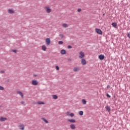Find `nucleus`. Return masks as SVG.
<instances>
[{"label": "nucleus", "instance_id": "1", "mask_svg": "<svg viewBox=\"0 0 130 130\" xmlns=\"http://www.w3.org/2000/svg\"><path fill=\"white\" fill-rule=\"evenodd\" d=\"M79 58H84L85 57V54H84V52H79Z\"/></svg>", "mask_w": 130, "mask_h": 130}, {"label": "nucleus", "instance_id": "2", "mask_svg": "<svg viewBox=\"0 0 130 130\" xmlns=\"http://www.w3.org/2000/svg\"><path fill=\"white\" fill-rule=\"evenodd\" d=\"M95 30L96 32V33H98V34H100V35H102L103 32H102V30H101V29L99 28H95Z\"/></svg>", "mask_w": 130, "mask_h": 130}, {"label": "nucleus", "instance_id": "3", "mask_svg": "<svg viewBox=\"0 0 130 130\" xmlns=\"http://www.w3.org/2000/svg\"><path fill=\"white\" fill-rule=\"evenodd\" d=\"M45 10L46 12H47V13H48V14H49V13L51 12V9L50 8H49V7H45Z\"/></svg>", "mask_w": 130, "mask_h": 130}, {"label": "nucleus", "instance_id": "4", "mask_svg": "<svg viewBox=\"0 0 130 130\" xmlns=\"http://www.w3.org/2000/svg\"><path fill=\"white\" fill-rule=\"evenodd\" d=\"M99 58L100 60H103L105 58V56L104 55L101 54L99 55Z\"/></svg>", "mask_w": 130, "mask_h": 130}, {"label": "nucleus", "instance_id": "5", "mask_svg": "<svg viewBox=\"0 0 130 130\" xmlns=\"http://www.w3.org/2000/svg\"><path fill=\"white\" fill-rule=\"evenodd\" d=\"M31 84L34 86H37V85H38V82H37L36 80H32Z\"/></svg>", "mask_w": 130, "mask_h": 130}, {"label": "nucleus", "instance_id": "6", "mask_svg": "<svg viewBox=\"0 0 130 130\" xmlns=\"http://www.w3.org/2000/svg\"><path fill=\"white\" fill-rule=\"evenodd\" d=\"M46 44H47V45H49L50 44V38L46 39Z\"/></svg>", "mask_w": 130, "mask_h": 130}, {"label": "nucleus", "instance_id": "7", "mask_svg": "<svg viewBox=\"0 0 130 130\" xmlns=\"http://www.w3.org/2000/svg\"><path fill=\"white\" fill-rule=\"evenodd\" d=\"M67 115H70L71 117H74V116H75V114H74V113H71L70 114V112H67Z\"/></svg>", "mask_w": 130, "mask_h": 130}, {"label": "nucleus", "instance_id": "8", "mask_svg": "<svg viewBox=\"0 0 130 130\" xmlns=\"http://www.w3.org/2000/svg\"><path fill=\"white\" fill-rule=\"evenodd\" d=\"M81 63L82 64H83V66H85V64H86V59L82 58L81 59Z\"/></svg>", "mask_w": 130, "mask_h": 130}, {"label": "nucleus", "instance_id": "9", "mask_svg": "<svg viewBox=\"0 0 130 130\" xmlns=\"http://www.w3.org/2000/svg\"><path fill=\"white\" fill-rule=\"evenodd\" d=\"M60 53L62 55L66 54L67 53V51H66L64 49H62L60 51Z\"/></svg>", "mask_w": 130, "mask_h": 130}, {"label": "nucleus", "instance_id": "10", "mask_svg": "<svg viewBox=\"0 0 130 130\" xmlns=\"http://www.w3.org/2000/svg\"><path fill=\"white\" fill-rule=\"evenodd\" d=\"M112 26L114 28H116V27H117V23H116V22H113L112 23Z\"/></svg>", "mask_w": 130, "mask_h": 130}, {"label": "nucleus", "instance_id": "11", "mask_svg": "<svg viewBox=\"0 0 130 130\" xmlns=\"http://www.w3.org/2000/svg\"><path fill=\"white\" fill-rule=\"evenodd\" d=\"M17 93L18 94H19V95H20V96H21L22 97V98H23V97H24V94H23V93H22V92L17 91Z\"/></svg>", "mask_w": 130, "mask_h": 130}, {"label": "nucleus", "instance_id": "12", "mask_svg": "<svg viewBox=\"0 0 130 130\" xmlns=\"http://www.w3.org/2000/svg\"><path fill=\"white\" fill-rule=\"evenodd\" d=\"M68 121H70V122H72V123H74L76 122V120L73 119H69L68 120Z\"/></svg>", "mask_w": 130, "mask_h": 130}, {"label": "nucleus", "instance_id": "13", "mask_svg": "<svg viewBox=\"0 0 130 130\" xmlns=\"http://www.w3.org/2000/svg\"><path fill=\"white\" fill-rule=\"evenodd\" d=\"M70 127L72 129H75L76 128V126L74 124H72L70 125Z\"/></svg>", "mask_w": 130, "mask_h": 130}, {"label": "nucleus", "instance_id": "14", "mask_svg": "<svg viewBox=\"0 0 130 130\" xmlns=\"http://www.w3.org/2000/svg\"><path fill=\"white\" fill-rule=\"evenodd\" d=\"M105 108L106 109V110H107V111H108V112H110V107L108 106H106L105 107Z\"/></svg>", "mask_w": 130, "mask_h": 130}, {"label": "nucleus", "instance_id": "15", "mask_svg": "<svg viewBox=\"0 0 130 130\" xmlns=\"http://www.w3.org/2000/svg\"><path fill=\"white\" fill-rule=\"evenodd\" d=\"M0 120L1 121H5L7 120V118H4V117H1L0 118Z\"/></svg>", "mask_w": 130, "mask_h": 130}, {"label": "nucleus", "instance_id": "16", "mask_svg": "<svg viewBox=\"0 0 130 130\" xmlns=\"http://www.w3.org/2000/svg\"><path fill=\"white\" fill-rule=\"evenodd\" d=\"M8 13H9V14H14V10L12 9H9Z\"/></svg>", "mask_w": 130, "mask_h": 130}, {"label": "nucleus", "instance_id": "17", "mask_svg": "<svg viewBox=\"0 0 130 130\" xmlns=\"http://www.w3.org/2000/svg\"><path fill=\"white\" fill-rule=\"evenodd\" d=\"M79 69V67H75L73 69V71L74 72H78Z\"/></svg>", "mask_w": 130, "mask_h": 130}, {"label": "nucleus", "instance_id": "18", "mask_svg": "<svg viewBox=\"0 0 130 130\" xmlns=\"http://www.w3.org/2000/svg\"><path fill=\"white\" fill-rule=\"evenodd\" d=\"M42 49L43 50H44V51H45V50H46V46H45V45H43L42 46Z\"/></svg>", "mask_w": 130, "mask_h": 130}, {"label": "nucleus", "instance_id": "19", "mask_svg": "<svg viewBox=\"0 0 130 130\" xmlns=\"http://www.w3.org/2000/svg\"><path fill=\"white\" fill-rule=\"evenodd\" d=\"M19 127L20 128V129H22V130H24L25 127H24V125L22 124V125H20L19 126Z\"/></svg>", "mask_w": 130, "mask_h": 130}, {"label": "nucleus", "instance_id": "20", "mask_svg": "<svg viewBox=\"0 0 130 130\" xmlns=\"http://www.w3.org/2000/svg\"><path fill=\"white\" fill-rule=\"evenodd\" d=\"M42 120L45 121V122L46 123H48V121L47 120H46V119H45V118H42Z\"/></svg>", "mask_w": 130, "mask_h": 130}, {"label": "nucleus", "instance_id": "21", "mask_svg": "<svg viewBox=\"0 0 130 130\" xmlns=\"http://www.w3.org/2000/svg\"><path fill=\"white\" fill-rule=\"evenodd\" d=\"M79 115H81V116H82V115L84 114V112H83V111H80L79 112Z\"/></svg>", "mask_w": 130, "mask_h": 130}, {"label": "nucleus", "instance_id": "22", "mask_svg": "<svg viewBox=\"0 0 130 130\" xmlns=\"http://www.w3.org/2000/svg\"><path fill=\"white\" fill-rule=\"evenodd\" d=\"M62 27H63V28H68V26L66 23H63L62 24Z\"/></svg>", "mask_w": 130, "mask_h": 130}, {"label": "nucleus", "instance_id": "23", "mask_svg": "<svg viewBox=\"0 0 130 130\" xmlns=\"http://www.w3.org/2000/svg\"><path fill=\"white\" fill-rule=\"evenodd\" d=\"M82 104L84 105H85L87 103V101H86L85 99H83L82 100Z\"/></svg>", "mask_w": 130, "mask_h": 130}, {"label": "nucleus", "instance_id": "24", "mask_svg": "<svg viewBox=\"0 0 130 130\" xmlns=\"http://www.w3.org/2000/svg\"><path fill=\"white\" fill-rule=\"evenodd\" d=\"M37 104H39L40 105H41V104L44 105V102H38Z\"/></svg>", "mask_w": 130, "mask_h": 130}, {"label": "nucleus", "instance_id": "25", "mask_svg": "<svg viewBox=\"0 0 130 130\" xmlns=\"http://www.w3.org/2000/svg\"><path fill=\"white\" fill-rule=\"evenodd\" d=\"M52 97H53V99H57V98H58L57 95H53Z\"/></svg>", "mask_w": 130, "mask_h": 130}, {"label": "nucleus", "instance_id": "26", "mask_svg": "<svg viewBox=\"0 0 130 130\" xmlns=\"http://www.w3.org/2000/svg\"><path fill=\"white\" fill-rule=\"evenodd\" d=\"M0 90H1V91H4V90H5V88L2 86H0Z\"/></svg>", "mask_w": 130, "mask_h": 130}, {"label": "nucleus", "instance_id": "27", "mask_svg": "<svg viewBox=\"0 0 130 130\" xmlns=\"http://www.w3.org/2000/svg\"><path fill=\"white\" fill-rule=\"evenodd\" d=\"M106 96H107V97H108V98H111V96L108 93L106 94Z\"/></svg>", "mask_w": 130, "mask_h": 130}, {"label": "nucleus", "instance_id": "28", "mask_svg": "<svg viewBox=\"0 0 130 130\" xmlns=\"http://www.w3.org/2000/svg\"><path fill=\"white\" fill-rule=\"evenodd\" d=\"M68 48L69 49H71V48H73V47L72 46H71V45H68Z\"/></svg>", "mask_w": 130, "mask_h": 130}, {"label": "nucleus", "instance_id": "29", "mask_svg": "<svg viewBox=\"0 0 130 130\" xmlns=\"http://www.w3.org/2000/svg\"><path fill=\"white\" fill-rule=\"evenodd\" d=\"M63 43V42L61 41H59L58 42V44H62Z\"/></svg>", "mask_w": 130, "mask_h": 130}, {"label": "nucleus", "instance_id": "30", "mask_svg": "<svg viewBox=\"0 0 130 130\" xmlns=\"http://www.w3.org/2000/svg\"><path fill=\"white\" fill-rule=\"evenodd\" d=\"M59 36H60V37H61V38H63V35H62V34L59 35Z\"/></svg>", "mask_w": 130, "mask_h": 130}, {"label": "nucleus", "instance_id": "31", "mask_svg": "<svg viewBox=\"0 0 130 130\" xmlns=\"http://www.w3.org/2000/svg\"><path fill=\"white\" fill-rule=\"evenodd\" d=\"M56 70H57V71H58V70H59V67H58V66H56Z\"/></svg>", "mask_w": 130, "mask_h": 130}, {"label": "nucleus", "instance_id": "32", "mask_svg": "<svg viewBox=\"0 0 130 130\" xmlns=\"http://www.w3.org/2000/svg\"><path fill=\"white\" fill-rule=\"evenodd\" d=\"M0 73H1L2 74H5V71H3V70H1V71H0Z\"/></svg>", "mask_w": 130, "mask_h": 130}, {"label": "nucleus", "instance_id": "33", "mask_svg": "<svg viewBox=\"0 0 130 130\" xmlns=\"http://www.w3.org/2000/svg\"><path fill=\"white\" fill-rule=\"evenodd\" d=\"M127 36L128 37V38H130V32L127 34Z\"/></svg>", "mask_w": 130, "mask_h": 130}, {"label": "nucleus", "instance_id": "34", "mask_svg": "<svg viewBox=\"0 0 130 130\" xmlns=\"http://www.w3.org/2000/svg\"><path fill=\"white\" fill-rule=\"evenodd\" d=\"M13 52H15V53H17V50H12Z\"/></svg>", "mask_w": 130, "mask_h": 130}, {"label": "nucleus", "instance_id": "35", "mask_svg": "<svg viewBox=\"0 0 130 130\" xmlns=\"http://www.w3.org/2000/svg\"><path fill=\"white\" fill-rule=\"evenodd\" d=\"M77 11H78V13H80V12H81V9H78Z\"/></svg>", "mask_w": 130, "mask_h": 130}, {"label": "nucleus", "instance_id": "36", "mask_svg": "<svg viewBox=\"0 0 130 130\" xmlns=\"http://www.w3.org/2000/svg\"><path fill=\"white\" fill-rule=\"evenodd\" d=\"M109 88H110V85H108L107 86V89H108Z\"/></svg>", "mask_w": 130, "mask_h": 130}, {"label": "nucleus", "instance_id": "37", "mask_svg": "<svg viewBox=\"0 0 130 130\" xmlns=\"http://www.w3.org/2000/svg\"><path fill=\"white\" fill-rule=\"evenodd\" d=\"M21 104H25V102L22 101V102H21Z\"/></svg>", "mask_w": 130, "mask_h": 130}, {"label": "nucleus", "instance_id": "38", "mask_svg": "<svg viewBox=\"0 0 130 130\" xmlns=\"http://www.w3.org/2000/svg\"><path fill=\"white\" fill-rule=\"evenodd\" d=\"M35 77H36V75H35Z\"/></svg>", "mask_w": 130, "mask_h": 130}]
</instances>
